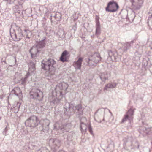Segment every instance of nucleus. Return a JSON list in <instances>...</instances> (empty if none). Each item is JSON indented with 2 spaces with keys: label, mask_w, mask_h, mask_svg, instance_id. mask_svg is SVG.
I'll list each match as a JSON object with an SVG mask.
<instances>
[{
  "label": "nucleus",
  "mask_w": 152,
  "mask_h": 152,
  "mask_svg": "<svg viewBox=\"0 0 152 152\" xmlns=\"http://www.w3.org/2000/svg\"><path fill=\"white\" fill-rule=\"evenodd\" d=\"M12 94H14L18 97L20 99L22 97V91L18 87L15 88L11 91Z\"/></svg>",
  "instance_id": "nucleus-15"
},
{
  "label": "nucleus",
  "mask_w": 152,
  "mask_h": 152,
  "mask_svg": "<svg viewBox=\"0 0 152 152\" xmlns=\"http://www.w3.org/2000/svg\"><path fill=\"white\" fill-rule=\"evenodd\" d=\"M135 109L130 108L127 112L126 114L124 115V117L122 120V122L129 120V121L132 120L133 118V115Z\"/></svg>",
  "instance_id": "nucleus-11"
},
{
  "label": "nucleus",
  "mask_w": 152,
  "mask_h": 152,
  "mask_svg": "<svg viewBox=\"0 0 152 152\" xmlns=\"http://www.w3.org/2000/svg\"><path fill=\"white\" fill-rule=\"evenodd\" d=\"M77 113L79 115L83 114V108L82 107L81 105L79 104L77 106Z\"/></svg>",
  "instance_id": "nucleus-26"
},
{
  "label": "nucleus",
  "mask_w": 152,
  "mask_h": 152,
  "mask_svg": "<svg viewBox=\"0 0 152 152\" xmlns=\"http://www.w3.org/2000/svg\"><path fill=\"white\" fill-rule=\"evenodd\" d=\"M11 37L14 41H18L21 39L23 35L21 28L15 24H12L10 31Z\"/></svg>",
  "instance_id": "nucleus-3"
},
{
  "label": "nucleus",
  "mask_w": 152,
  "mask_h": 152,
  "mask_svg": "<svg viewBox=\"0 0 152 152\" xmlns=\"http://www.w3.org/2000/svg\"><path fill=\"white\" fill-rule=\"evenodd\" d=\"M13 9L14 11L15 12H17L18 13H20V9L19 6L17 5L15 6L13 8Z\"/></svg>",
  "instance_id": "nucleus-29"
},
{
  "label": "nucleus",
  "mask_w": 152,
  "mask_h": 152,
  "mask_svg": "<svg viewBox=\"0 0 152 152\" xmlns=\"http://www.w3.org/2000/svg\"><path fill=\"white\" fill-rule=\"evenodd\" d=\"M68 87V84L64 82L60 83L56 86L52 95L49 97V101L51 105H57L59 103L63 96L62 91L66 90Z\"/></svg>",
  "instance_id": "nucleus-1"
},
{
  "label": "nucleus",
  "mask_w": 152,
  "mask_h": 152,
  "mask_svg": "<svg viewBox=\"0 0 152 152\" xmlns=\"http://www.w3.org/2000/svg\"><path fill=\"white\" fill-rule=\"evenodd\" d=\"M30 94L31 98L35 99L39 101H41L42 99L43 93L37 88L32 89L30 93Z\"/></svg>",
  "instance_id": "nucleus-8"
},
{
  "label": "nucleus",
  "mask_w": 152,
  "mask_h": 152,
  "mask_svg": "<svg viewBox=\"0 0 152 152\" xmlns=\"http://www.w3.org/2000/svg\"><path fill=\"white\" fill-rule=\"evenodd\" d=\"M105 110L103 108H101L98 109L95 114V118L99 116L100 117L103 116Z\"/></svg>",
  "instance_id": "nucleus-23"
},
{
  "label": "nucleus",
  "mask_w": 152,
  "mask_h": 152,
  "mask_svg": "<svg viewBox=\"0 0 152 152\" xmlns=\"http://www.w3.org/2000/svg\"><path fill=\"white\" fill-rule=\"evenodd\" d=\"M68 124H62L60 121L56 122L54 125V128L52 132L56 135H57L61 133H64L66 131H68L66 129Z\"/></svg>",
  "instance_id": "nucleus-6"
},
{
  "label": "nucleus",
  "mask_w": 152,
  "mask_h": 152,
  "mask_svg": "<svg viewBox=\"0 0 152 152\" xmlns=\"http://www.w3.org/2000/svg\"><path fill=\"white\" fill-rule=\"evenodd\" d=\"M119 6L117 3L115 2H109L106 7V10L111 12H114L117 11Z\"/></svg>",
  "instance_id": "nucleus-10"
},
{
  "label": "nucleus",
  "mask_w": 152,
  "mask_h": 152,
  "mask_svg": "<svg viewBox=\"0 0 152 152\" xmlns=\"http://www.w3.org/2000/svg\"><path fill=\"white\" fill-rule=\"evenodd\" d=\"M130 47V43L129 42H127L124 44L123 48L124 51H126L129 49Z\"/></svg>",
  "instance_id": "nucleus-28"
},
{
  "label": "nucleus",
  "mask_w": 152,
  "mask_h": 152,
  "mask_svg": "<svg viewBox=\"0 0 152 152\" xmlns=\"http://www.w3.org/2000/svg\"><path fill=\"white\" fill-rule=\"evenodd\" d=\"M50 141L52 142L56 146V148H59L61 145V141L56 139H51Z\"/></svg>",
  "instance_id": "nucleus-20"
},
{
  "label": "nucleus",
  "mask_w": 152,
  "mask_h": 152,
  "mask_svg": "<svg viewBox=\"0 0 152 152\" xmlns=\"http://www.w3.org/2000/svg\"><path fill=\"white\" fill-rule=\"evenodd\" d=\"M117 84L115 82L110 83L107 84L104 88V90H108L109 89L115 88Z\"/></svg>",
  "instance_id": "nucleus-21"
},
{
  "label": "nucleus",
  "mask_w": 152,
  "mask_h": 152,
  "mask_svg": "<svg viewBox=\"0 0 152 152\" xmlns=\"http://www.w3.org/2000/svg\"><path fill=\"white\" fill-rule=\"evenodd\" d=\"M87 121L85 117H83L80 119V129L82 134H85L86 132V129L88 127L86 124Z\"/></svg>",
  "instance_id": "nucleus-13"
},
{
  "label": "nucleus",
  "mask_w": 152,
  "mask_h": 152,
  "mask_svg": "<svg viewBox=\"0 0 152 152\" xmlns=\"http://www.w3.org/2000/svg\"><path fill=\"white\" fill-rule=\"evenodd\" d=\"M101 58L99 53H95L92 56L86 59L87 64L89 66H94L101 61Z\"/></svg>",
  "instance_id": "nucleus-7"
},
{
  "label": "nucleus",
  "mask_w": 152,
  "mask_h": 152,
  "mask_svg": "<svg viewBox=\"0 0 152 152\" xmlns=\"http://www.w3.org/2000/svg\"><path fill=\"white\" fill-rule=\"evenodd\" d=\"M68 54L69 53L66 50L63 51L60 58V60L63 62L67 61L68 60Z\"/></svg>",
  "instance_id": "nucleus-16"
},
{
  "label": "nucleus",
  "mask_w": 152,
  "mask_h": 152,
  "mask_svg": "<svg viewBox=\"0 0 152 152\" xmlns=\"http://www.w3.org/2000/svg\"><path fill=\"white\" fill-rule=\"evenodd\" d=\"M75 14L73 15L71 17V19L72 21H73L74 22L75 24H76V22H75L76 20V18L75 17Z\"/></svg>",
  "instance_id": "nucleus-34"
},
{
  "label": "nucleus",
  "mask_w": 152,
  "mask_h": 152,
  "mask_svg": "<svg viewBox=\"0 0 152 152\" xmlns=\"http://www.w3.org/2000/svg\"><path fill=\"white\" fill-rule=\"evenodd\" d=\"M25 31L26 32V38L29 39L32 35V33L29 31H27L26 30H25Z\"/></svg>",
  "instance_id": "nucleus-30"
},
{
  "label": "nucleus",
  "mask_w": 152,
  "mask_h": 152,
  "mask_svg": "<svg viewBox=\"0 0 152 152\" xmlns=\"http://www.w3.org/2000/svg\"><path fill=\"white\" fill-rule=\"evenodd\" d=\"M38 118L35 116L30 117L25 122V125L27 126L34 128L39 124Z\"/></svg>",
  "instance_id": "nucleus-9"
},
{
  "label": "nucleus",
  "mask_w": 152,
  "mask_h": 152,
  "mask_svg": "<svg viewBox=\"0 0 152 152\" xmlns=\"http://www.w3.org/2000/svg\"><path fill=\"white\" fill-rule=\"evenodd\" d=\"M40 50L38 49L35 46H33L29 50V52L31 54V57L34 58L35 57L38 56Z\"/></svg>",
  "instance_id": "nucleus-14"
},
{
  "label": "nucleus",
  "mask_w": 152,
  "mask_h": 152,
  "mask_svg": "<svg viewBox=\"0 0 152 152\" xmlns=\"http://www.w3.org/2000/svg\"><path fill=\"white\" fill-rule=\"evenodd\" d=\"M36 152H41L40 149L37 151Z\"/></svg>",
  "instance_id": "nucleus-36"
},
{
  "label": "nucleus",
  "mask_w": 152,
  "mask_h": 152,
  "mask_svg": "<svg viewBox=\"0 0 152 152\" xmlns=\"http://www.w3.org/2000/svg\"><path fill=\"white\" fill-rule=\"evenodd\" d=\"M132 5L139 8L143 3V0H130Z\"/></svg>",
  "instance_id": "nucleus-18"
},
{
  "label": "nucleus",
  "mask_w": 152,
  "mask_h": 152,
  "mask_svg": "<svg viewBox=\"0 0 152 152\" xmlns=\"http://www.w3.org/2000/svg\"><path fill=\"white\" fill-rule=\"evenodd\" d=\"M99 16L97 15L96 16L95 20L96 24H100V23L99 21Z\"/></svg>",
  "instance_id": "nucleus-33"
},
{
  "label": "nucleus",
  "mask_w": 152,
  "mask_h": 152,
  "mask_svg": "<svg viewBox=\"0 0 152 152\" xmlns=\"http://www.w3.org/2000/svg\"><path fill=\"white\" fill-rule=\"evenodd\" d=\"M64 115L65 118H68L70 116L73 114L76 110V106L72 104L66 103L64 106Z\"/></svg>",
  "instance_id": "nucleus-5"
},
{
  "label": "nucleus",
  "mask_w": 152,
  "mask_h": 152,
  "mask_svg": "<svg viewBox=\"0 0 152 152\" xmlns=\"http://www.w3.org/2000/svg\"><path fill=\"white\" fill-rule=\"evenodd\" d=\"M39 124L41 126V130L48 131L49 129V126L50 124V121L48 119H41L39 121Z\"/></svg>",
  "instance_id": "nucleus-12"
},
{
  "label": "nucleus",
  "mask_w": 152,
  "mask_h": 152,
  "mask_svg": "<svg viewBox=\"0 0 152 152\" xmlns=\"http://www.w3.org/2000/svg\"><path fill=\"white\" fill-rule=\"evenodd\" d=\"M20 103L18 102H15L11 107V110L15 113H17L19 110Z\"/></svg>",
  "instance_id": "nucleus-19"
},
{
  "label": "nucleus",
  "mask_w": 152,
  "mask_h": 152,
  "mask_svg": "<svg viewBox=\"0 0 152 152\" xmlns=\"http://www.w3.org/2000/svg\"><path fill=\"white\" fill-rule=\"evenodd\" d=\"M110 76V74L107 72L101 73L100 75V77L101 80L104 83L106 80H108V77Z\"/></svg>",
  "instance_id": "nucleus-17"
},
{
  "label": "nucleus",
  "mask_w": 152,
  "mask_h": 152,
  "mask_svg": "<svg viewBox=\"0 0 152 152\" xmlns=\"http://www.w3.org/2000/svg\"><path fill=\"white\" fill-rule=\"evenodd\" d=\"M45 44L43 40L41 41L38 42H37L35 46L37 47L38 49L39 50V49L43 48L45 46Z\"/></svg>",
  "instance_id": "nucleus-25"
},
{
  "label": "nucleus",
  "mask_w": 152,
  "mask_h": 152,
  "mask_svg": "<svg viewBox=\"0 0 152 152\" xmlns=\"http://www.w3.org/2000/svg\"><path fill=\"white\" fill-rule=\"evenodd\" d=\"M76 64V62L75 61L74 62V65H75Z\"/></svg>",
  "instance_id": "nucleus-39"
},
{
  "label": "nucleus",
  "mask_w": 152,
  "mask_h": 152,
  "mask_svg": "<svg viewBox=\"0 0 152 152\" xmlns=\"http://www.w3.org/2000/svg\"><path fill=\"white\" fill-rule=\"evenodd\" d=\"M96 30L95 31V34L96 35H99L101 33V28L100 24H96Z\"/></svg>",
  "instance_id": "nucleus-27"
},
{
  "label": "nucleus",
  "mask_w": 152,
  "mask_h": 152,
  "mask_svg": "<svg viewBox=\"0 0 152 152\" xmlns=\"http://www.w3.org/2000/svg\"><path fill=\"white\" fill-rule=\"evenodd\" d=\"M4 1H7L8 0H4Z\"/></svg>",
  "instance_id": "nucleus-42"
},
{
  "label": "nucleus",
  "mask_w": 152,
  "mask_h": 152,
  "mask_svg": "<svg viewBox=\"0 0 152 152\" xmlns=\"http://www.w3.org/2000/svg\"><path fill=\"white\" fill-rule=\"evenodd\" d=\"M88 129L91 134H93V132L92 130V128H91V126L90 124H89L88 125Z\"/></svg>",
  "instance_id": "nucleus-35"
},
{
  "label": "nucleus",
  "mask_w": 152,
  "mask_h": 152,
  "mask_svg": "<svg viewBox=\"0 0 152 152\" xmlns=\"http://www.w3.org/2000/svg\"><path fill=\"white\" fill-rule=\"evenodd\" d=\"M52 18V16L51 15L50 16V20H51Z\"/></svg>",
  "instance_id": "nucleus-38"
},
{
  "label": "nucleus",
  "mask_w": 152,
  "mask_h": 152,
  "mask_svg": "<svg viewBox=\"0 0 152 152\" xmlns=\"http://www.w3.org/2000/svg\"><path fill=\"white\" fill-rule=\"evenodd\" d=\"M40 150L41 152H49L48 150L45 147H42Z\"/></svg>",
  "instance_id": "nucleus-32"
},
{
  "label": "nucleus",
  "mask_w": 152,
  "mask_h": 152,
  "mask_svg": "<svg viewBox=\"0 0 152 152\" xmlns=\"http://www.w3.org/2000/svg\"><path fill=\"white\" fill-rule=\"evenodd\" d=\"M59 152H64L62 151H59Z\"/></svg>",
  "instance_id": "nucleus-40"
},
{
  "label": "nucleus",
  "mask_w": 152,
  "mask_h": 152,
  "mask_svg": "<svg viewBox=\"0 0 152 152\" xmlns=\"http://www.w3.org/2000/svg\"><path fill=\"white\" fill-rule=\"evenodd\" d=\"M56 19L57 21H59L61 19V15L59 13L58 14H56L54 16Z\"/></svg>",
  "instance_id": "nucleus-31"
},
{
  "label": "nucleus",
  "mask_w": 152,
  "mask_h": 152,
  "mask_svg": "<svg viewBox=\"0 0 152 152\" xmlns=\"http://www.w3.org/2000/svg\"><path fill=\"white\" fill-rule=\"evenodd\" d=\"M83 60V58L79 57L77 61V69H80L81 67L82 62Z\"/></svg>",
  "instance_id": "nucleus-24"
},
{
  "label": "nucleus",
  "mask_w": 152,
  "mask_h": 152,
  "mask_svg": "<svg viewBox=\"0 0 152 152\" xmlns=\"http://www.w3.org/2000/svg\"><path fill=\"white\" fill-rule=\"evenodd\" d=\"M56 64V61L53 59H45L42 61V68L44 70L48 71L49 75H53L55 74Z\"/></svg>",
  "instance_id": "nucleus-2"
},
{
  "label": "nucleus",
  "mask_w": 152,
  "mask_h": 152,
  "mask_svg": "<svg viewBox=\"0 0 152 152\" xmlns=\"http://www.w3.org/2000/svg\"><path fill=\"white\" fill-rule=\"evenodd\" d=\"M108 54L109 56L110 57L112 60L113 61L114 60H116L118 55V53L117 52L110 51L108 52Z\"/></svg>",
  "instance_id": "nucleus-22"
},
{
  "label": "nucleus",
  "mask_w": 152,
  "mask_h": 152,
  "mask_svg": "<svg viewBox=\"0 0 152 152\" xmlns=\"http://www.w3.org/2000/svg\"><path fill=\"white\" fill-rule=\"evenodd\" d=\"M126 15H126V17H125V18H126Z\"/></svg>",
  "instance_id": "nucleus-41"
},
{
  "label": "nucleus",
  "mask_w": 152,
  "mask_h": 152,
  "mask_svg": "<svg viewBox=\"0 0 152 152\" xmlns=\"http://www.w3.org/2000/svg\"><path fill=\"white\" fill-rule=\"evenodd\" d=\"M35 64L33 62H30L28 64L29 67L28 72L27 74L26 77L22 78L21 80V84L23 85H26L27 82L28 81V79L34 73L36 69Z\"/></svg>",
  "instance_id": "nucleus-4"
},
{
  "label": "nucleus",
  "mask_w": 152,
  "mask_h": 152,
  "mask_svg": "<svg viewBox=\"0 0 152 152\" xmlns=\"http://www.w3.org/2000/svg\"><path fill=\"white\" fill-rule=\"evenodd\" d=\"M149 13L151 14L152 15V10L150 11L149 12Z\"/></svg>",
  "instance_id": "nucleus-37"
}]
</instances>
